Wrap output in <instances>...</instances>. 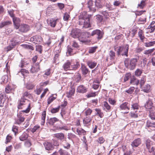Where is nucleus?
<instances>
[{"label":"nucleus","instance_id":"1","mask_svg":"<svg viewBox=\"0 0 155 155\" xmlns=\"http://www.w3.org/2000/svg\"><path fill=\"white\" fill-rule=\"evenodd\" d=\"M92 15L86 12L81 14L79 16V24L83 28H87L90 27V20Z\"/></svg>","mask_w":155,"mask_h":155},{"label":"nucleus","instance_id":"2","mask_svg":"<svg viewBox=\"0 0 155 155\" xmlns=\"http://www.w3.org/2000/svg\"><path fill=\"white\" fill-rule=\"evenodd\" d=\"M137 58H134L130 60L128 58H126L124 61L125 67L130 70L134 69L136 65Z\"/></svg>","mask_w":155,"mask_h":155},{"label":"nucleus","instance_id":"3","mask_svg":"<svg viewBox=\"0 0 155 155\" xmlns=\"http://www.w3.org/2000/svg\"><path fill=\"white\" fill-rule=\"evenodd\" d=\"M129 45L127 44L126 45L125 47L120 46L117 51L118 55H121L123 56H128V52L129 49Z\"/></svg>","mask_w":155,"mask_h":155},{"label":"nucleus","instance_id":"4","mask_svg":"<svg viewBox=\"0 0 155 155\" xmlns=\"http://www.w3.org/2000/svg\"><path fill=\"white\" fill-rule=\"evenodd\" d=\"M90 33L88 32H83L81 33L78 38L80 41L82 42H87L88 38L90 37Z\"/></svg>","mask_w":155,"mask_h":155},{"label":"nucleus","instance_id":"5","mask_svg":"<svg viewBox=\"0 0 155 155\" xmlns=\"http://www.w3.org/2000/svg\"><path fill=\"white\" fill-rule=\"evenodd\" d=\"M8 12L10 16L12 18L13 22H14L15 28H18L19 26V19L14 17V11L13 10L10 11H8Z\"/></svg>","mask_w":155,"mask_h":155},{"label":"nucleus","instance_id":"6","mask_svg":"<svg viewBox=\"0 0 155 155\" xmlns=\"http://www.w3.org/2000/svg\"><path fill=\"white\" fill-rule=\"evenodd\" d=\"M96 35L97 38L98 40L101 39L103 37V33L100 30L98 29H96L93 31L91 34H90V36H94Z\"/></svg>","mask_w":155,"mask_h":155},{"label":"nucleus","instance_id":"7","mask_svg":"<svg viewBox=\"0 0 155 155\" xmlns=\"http://www.w3.org/2000/svg\"><path fill=\"white\" fill-rule=\"evenodd\" d=\"M81 32V30L79 29L78 28L73 29L71 31L70 35L74 38H78Z\"/></svg>","mask_w":155,"mask_h":155},{"label":"nucleus","instance_id":"8","mask_svg":"<svg viewBox=\"0 0 155 155\" xmlns=\"http://www.w3.org/2000/svg\"><path fill=\"white\" fill-rule=\"evenodd\" d=\"M16 29L19 28L20 31L23 32H26L30 29L29 26L27 25L21 24L20 25V21L19 19V26L18 28H15Z\"/></svg>","mask_w":155,"mask_h":155},{"label":"nucleus","instance_id":"9","mask_svg":"<svg viewBox=\"0 0 155 155\" xmlns=\"http://www.w3.org/2000/svg\"><path fill=\"white\" fill-rule=\"evenodd\" d=\"M145 144L146 146L150 153H152L153 151L154 148L152 146V142L149 139H147L146 140Z\"/></svg>","mask_w":155,"mask_h":155},{"label":"nucleus","instance_id":"10","mask_svg":"<svg viewBox=\"0 0 155 155\" xmlns=\"http://www.w3.org/2000/svg\"><path fill=\"white\" fill-rule=\"evenodd\" d=\"M115 53L112 51H110L109 53L108 56L106 59L107 62H113L115 59Z\"/></svg>","mask_w":155,"mask_h":155},{"label":"nucleus","instance_id":"11","mask_svg":"<svg viewBox=\"0 0 155 155\" xmlns=\"http://www.w3.org/2000/svg\"><path fill=\"white\" fill-rule=\"evenodd\" d=\"M40 70L39 63H36L33 64L31 67L30 72L32 73H36Z\"/></svg>","mask_w":155,"mask_h":155},{"label":"nucleus","instance_id":"12","mask_svg":"<svg viewBox=\"0 0 155 155\" xmlns=\"http://www.w3.org/2000/svg\"><path fill=\"white\" fill-rule=\"evenodd\" d=\"M30 41L34 43L37 44L42 41V38L40 36L35 35L30 38Z\"/></svg>","mask_w":155,"mask_h":155},{"label":"nucleus","instance_id":"13","mask_svg":"<svg viewBox=\"0 0 155 155\" xmlns=\"http://www.w3.org/2000/svg\"><path fill=\"white\" fill-rule=\"evenodd\" d=\"M71 62L68 60L63 65L64 70L66 71L71 70Z\"/></svg>","mask_w":155,"mask_h":155},{"label":"nucleus","instance_id":"14","mask_svg":"<svg viewBox=\"0 0 155 155\" xmlns=\"http://www.w3.org/2000/svg\"><path fill=\"white\" fill-rule=\"evenodd\" d=\"M44 145L46 150H52L54 149L52 144L48 142H45L43 143Z\"/></svg>","mask_w":155,"mask_h":155},{"label":"nucleus","instance_id":"15","mask_svg":"<svg viewBox=\"0 0 155 155\" xmlns=\"http://www.w3.org/2000/svg\"><path fill=\"white\" fill-rule=\"evenodd\" d=\"M87 91V88L82 85L79 86L77 88V91L80 93H85Z\"/></svg>","mask_w":155,"mask_h":155},{"label":"nucleus","instance_id":"16","mask_svg":"<svg viewBox=\"0 0 155 155\" xmlns=\"http://www.w3.org/2000/svg\"><path fill=\"white\" fill-rule=\"evenodd\" d=\"M94 2L90 0L88 2V8H89L90 11H92L93 12H95L96 11V8H94Z\"/></svg>","mask_w":155,"mask_h":155},{"label":"nucleus","instance_id":"17","mask_svg":"<svg viewBox=\"0 0 155 155\" xmlns=\"http://www.w3.org/2000/svg\"><path fill=\"white\" fill-rule=\"evenodd\" d=\"M58 21V19L55 20L52 19L47 20V22L48 24L50 25L51 27H54L57 21Z\"/></svg>","mask_w":155,"mask_h":155},{"label":"nucleus","instance_id":"18","mask_svg":"<svg viewBox=\"0 0 155 155\" xmlns=\"http://www.w3.org/2000/svg\"><path fill=\"white\" fill-rule=\"evenodd\" d=\"M92 118L90 116H87L83 120L84 124V125L90 124L92 121Z\"/></svg>","mask_w":155,"mask_h":155},{"label":"nucleus","instance_id":"19","mask_svg":"<svg viewBox=\"0 0 155 155\" xmlns=\"http://www.w3.org/2000/svg\"><path fill=\"white\" fill-rule=\"evenodd\" d=\"M145 107L147 109L150 110L154 108V107L153 106V103L152 101L150 100L146 102L145 105Z\"/></svg>","mask_w":155,"mask_h":155},{"label":"nucleus","instance_id":"20","mask_svg":"<svg viewBox=\"0 0 155 155\" xmlns=\"http://www.w3.org/2000/svg\"><path fill=\"white\" fill-rule=\"evenodd\" d=\"M141 143L140 139L137 138L135 139L131 143V145L133 147H137Z\"/></svg>","mask_w":155,"mask_h":155},{"label":"nucleus","instance_id":"21","mask_svg":"<svg viewBox=\"0 0 155 155\" xmlns=\"http://www.w3.org/2000/svg\"><path fill=\"white\" fill-rule=\"evenodd\" d=\"M103 110L109 112L110 111L111 107L108 104L107 102L104 101V102Z\"/></svg>","mask_w":155,"mask_h":155},{"label":"nucleus","instance_id":"22","mask_svg":"<svg viewBox=\"0 0 155 155\" xmlns=\"http://www.w3.org/2000/svg\"><path fill=\"white\" fill-rule=\"evenodd\" d=\"M25 118L21 115H18L17 118L15 120L16 123L18 124H20L24 121Z\"/></svg>","mask_w":155,"mask_h":155},{"label":"nucleus","instance_id":"23","mask_svg":"<svg viewBox=\"0 0 155 155\" xmlns=\"http://www.w3.org/2000/svg\"><path fill=\"white\" fill-rule=\"evenodd\" d=\"M139 82V81L136 79L134 76L131 78L130 83L133 85H137Z\"/></svg>","mask_w":155,"mask_h":155},{"label":"nucleus","instance_id":"24","mask_svg":"<svg viewBox=\"0 0 155 155\" xmlns=\"http://www.w3.org/2000/svg\"><path fill=\"white\" fill-rule=\"evenodd\" d=\"M54 137L60 140H62L64 138V135L62 133H57L54 134Z\"/></svg>","mask_w":155,"mask_h":155},{"label":"nucleus","instance_id":"25","mask_svg":"<svg viewBox=\"0 0 155 155\" xmlns=\"http://www.w3.org/2000/svg\"><path fill=\"white\" fill-rule=\"evenodd\" d=\"M128 102H125L121 104L120 106V107L121 110L127 109L128 110H129L130 108L128 106Z\"/></svg>","mask_w":155,"mask_h":155},{"label":"nucleus","instance_id":"26","mask_svg":"<svg viewBox=\"0 0 155 155\" xmlns=\"http://www.w3.org/2000/svg\"><path fill=\"white\" fill-rule=\"evenodd\" d=\"M28 137V135L26 133H23L19 137L21 141H24L27 140Z\"/></svg>","mask_w":155,"mask_h":155},{"label":"nucleus","instance_id":"27","mask_svg":"<svg viewBox=\"0 0 155 155\" xmlns=\"http://www.w3.org/2000/svg\"><path fill=\"white\" fill-rule=\"evenodd\" d=\"M87 65L91 69L93 68L97 65V63L92 61H89L87 62Z\"/></svg>","mask_w":155,"mask_h":155},{"label":"nucleus","instance_id":"28","mask_svg":"<svg viewBox=\"0 0 155 155\" xmlns=\"http://www.w3.org/2000/svg\"><path fill=\"white\" fill-rule=\"evenodd\" d=\"M146 127H152L154 130L155 127V123L151 122L150 121L148 120L146 123Z\"/></svg>","mask_w":155,"mask_h":155},{"label":"nucleus","instance_id":"29","mask_svg":"<svg viewBox=\"0 0 155 155\" xmlns=\"http://www.w3.org/2000/svg\"><path fill=\"white\" fill-rule=\"evenodd\" d=\"M46 111H44L42 113V115H41V124L42 125H44V124H45V117H46Z\"/></svg>","mask_w":155,"mask_h":155},{"label":"nucleus","instance_id":"30","mask_svg":"<svg viewBox=\"0 0 155 155\" xmlns=\"http://www.w3.org/2000/svg\"><path fill=\"white\" fill-rule=\"evenodd\" d=\"M11 24V22L9 21H6L0 23V28H2L4 26L9 25Z\"/></svg>","mask_w":155,"mask_h":155},{"label":"nucleus","instance_id":"31","mask_svg":"<svg viewBox=\"0 0 155 155\" xmlns=\"http://www.w3.org/2000/svg\"><path fill=\"white\" fill-rule=\"evenodd\" d=\"M75 89L74 88H71L68 92L67 93V96L68 97H71L73 96L75 92Z\"/></svg>","mask_w":155,"mask_h":155},{"label":"nucleus","instance_id":"32","mask_svg":"<svg viewBox=\"0 0 155 155\" xmlns=\"http://www.w3.org/2000/svg\"><path fill=\"white\" fill-rule=\"evenodd\" d=\"M146 0H142L140 3L138 4L137 5V8L140 9H143L146 5Z\"/></svg>","mask_w":155,"mask_h":155},{"label":"nucleus","instance_id":"33","mask_svg":"<svg viewBox=\"0 0 155 155\" xmlns=\"http://www.w3.org/2000/svg\"><path fill=\"white\" fill-rule=\"evenodd\" d=\"M80 66L79 63L77 62L74 63L73 64L71 63V70H75Z\"/></svg>","mask_w":155,"mask_h":155},{"label":"nucleus","instance_id":"34","mask_svg":"<svg viewBox=\"0 0 155 155\" xmlns=\"http://www.w3.org/2000/svg\"><path fill=\"white\" fill-rule=\"evenodd\" d=\"M74 78L75 81L77 83L79 82L81 80V75L78 73H77L75 75Z\"/></svg>","mask_w":155,"mask_h":155},{"label":"nucleus","instance_id":"35","mask_svg":"<svg viewBox=\"0 0 155 155\" xmlns=\"http://www.w3.org/2000/svg\"><path fill=\"white\" fill-rule=\"evenodd\" d=\"M95 110L96 112V113L95 114V115H98L100 118H101L103 117L104 114L101 111L100 109H95Z\"/></svg>","mask_w":155,"mask_h":155},{"label":"nucleus","instance_id":"36","mask_svg":"<svg viewBox=\"0 0 155 155\" xmlns=\"http://www.w3.org/2000/svg\"><path fill=\"white\" fill-rule=\"evenodd\" d=\"M21 46L23 48H25V49H30V50H34V48L31 45H30L29 44H23V45H21Z\"/></svg>","mask_w":155,"mask_h":155},{"label":"nucleus","instance_id":"37","mask_svg":"<svg viewBox=\"0 0 155 155\" xmlns=\"http://www.w3.org/2000/svg\"><path fill=\"white\" fill-rule=\"evenodd\" d=\"M59 121V120L55 117L51 118L49 120V124L53 125L54 123Z\"/></svg>","mask_w":155,"mask_h":155},{"label":"nucleus","instance_id":"38","mask_svg":"<svg viewBox=\"0 0 155 155\" xmlns=\"http://www.w3.org/2000/svg\"><path fill=\"white\" fill-rule=\"evenodd\" d=\"M20 73L23 76H25L27 75L28 74V72L27 70L24 69H22L18 72L19 73Z\"/></svg>","mask_w":155,"mask_h":155},{"label":"nucleus","instance_id":"39","mask_svg":"<svg viewBox=\"0 0 155 155\" xmlns=\"http://www.w3.org/2000/svg\"><path fill=\"white\" fill-rule=\"evenodd\" d=\"M155 45V41H150L149 42H146L144 43V45L146 47H150L153 46Z\"/></svg>","mask_w":155,"mask_h":155},{"label":"nucleus","instance_id":"40","mask_svg":"<svg viewBox=\"0 0 155 155\" xmlns=\"http://www.w3.org/2000/svg\"><path fill=\"white\" fill-rule=\"evenodd\" d=\"M5 100L4 98V96L2 94H0V106H3V104L5 102Z\"/></svg>","mask_w":155,"mask_h":155},{"label":"nucleus","instance_id":"41","mask_svg":"<svg viewBox=\"0 0 155 155\" xmlns=\"http://www.w3.org/2000/svg\"><path fill=\"white\" fill-rule=\"evenodd\" d=\"M138 35L141 40H143L144 38V37L143 32L142 30H140L138 33Z\"/></svg>","mask_w":155,"mask_h":155},{"label":"nucleus","instance_id":"42","mask_svg":"<svg viewBox=\"0 0 155 155\" xmlns=\"http://www.w3.org/2000/svg\"><path fill=\"white\" fill-rule=\"evenodd\" d=\"M98 92H91L90 93L87 94L86 96L87 98H89L91 97H94L97 95Z\"/></svg>","mask_w":155,"mask_h":155},{"label":"nucleus","instance_id":"43","mask_svg":"<svg viewBox=\"0 0 155 155\" xmlns=\"http://www.w3.org/2000/svg\"><path fill=\"white\" fill-rule=\"evenodd\" d=\"M81 68L83 74L85 75L86 74L88 71V69L84 66H82Z\"/></svg>","mask_w":155,"mask_h":155},{"label":"nucleus","instance_id":"44","mask_svg":"<svg viewBox=\"0 0 155 155\" xmlns=\"http://www.w3.org/2000/svg\"><path fill=\"white\" fill-rule=\"evenodd\" d=\"M59 153L60 155H70L68 152L60 149L59 150Z\"/></svg>","mask_w":155,"mask_h":155},{"label":"nucleus","instance_id":"45","mask_svg":"<svg viewBox=\"0 0 155 155\" xmlns=\"http://www.w3.org/2000/svg\"><path fill=\"white\" fill-rule=\"evenodd\" d=\"M155 50V48H153L151 49H150L148 50H145L144 52V54L148 55L150 54Z\"/></svg>","mask_w":155,"mask_h":155},{"label":"nucleus","instance_id":"46","mask_svg":"<svg viewBox=\"0 0 155 155\" xmlns=\"http://www.w3.org/2000/svg\"><path fill=\"white\" fill-rule=\"evenodd\" d=\"M137 32V30L135 29H132L131 30V31H130V32L129 34H128V36H129L130 35L131 36L133 37L135 35V34Z\"/></svg>","mask_w":155,"mask_h":155},{"label":"nucleus","instance_id":"47","mask_svg":"<svg viewBox=\"0 0 155 155\" xmlns=\"http://www.w3.org/2000/svg\"><path fill=\"white\" fill-rule=\"evenodd\" d=\"M149 116L152 120H155V112L153 110H150Z\"/></svg>","mask_w":155,"mask_h":155},{"label":"nucleus","instance_id":"48","mask_svg":"<svg viewBox=\"0 0 155 155\" xmlns=\"http://www.w3.org/2000/svg\"><path fill=\"white\" fill-rule=\"evenodd\" d=\"M101 13L106 19L108 18L110 16L109 13L106 11H102L101 12Z\"/></svg>","mask_w":155,"mask_h":155},{"label":"nucleus","instance_id":"49","mask_svg":"<svg viewBox=\"0 0 155 155\" xmlns=\"http://www.w3.org/2000/svg\"><path fill=\"white\" fill-rule=\"evenodd\" d=\"M77 132L79 135L84 134L86 131L82 129H77Z\"/></svg>","mask_w":155,"mask_h":155},{"label":"nucleus","instance_id":"50","mask_svg":"<svg viewBox=\"0 0 155 155\" xmlns=\"http://www.w3.org/2000/svg\"><path fill=\"white\" fill-rule=\"evenodd\" d=\"M95 6V7L98 8H101L102 5L100 4V1L99 0H97L94 2Z\"/></svg>","mask_w":155,"mask_h":155},{"label":"nucleus","instance_id":"51","mask_svg":"<svg viewBox=\"0 0 155 155\" xmlns=\"http://www.w3.org/2000/svg\"><path fill=\"white\" fill-rule=\"evenodd\" d=\"M135 88L134 87H131L125 91V92L129 94L132 93L134 91Z\"/></svg>","mask_w":155,"mask_h":155},{"label":"nucleus","instance_id":"52","mask_svg":"<svg viewBox=\"0 0 155 155\" xmlns=\"http://www.w3.org/2000/svg\"><path fill=\"white\" fill-rule=\"evenodd\" d=\"M60 106H58L56 108H53L51 110L52 113L54 114L56 113L59 111V110Z\"/></svg>","mask_w":155,"mask_h":155},{"label":"nucleus","instance_id":"53","mask_svg":"<svg viewBox=\"0 0 155 155\" xmlns=\"http://www.w3.org/2000/svg\"><path fill=\"white\" fill-rule=\"evenodd\" d=\"M92 112V110L90 108L88 109L85 111V116H90Z\"/></svg>","mask_w":155,"mask_h":155},{"label":"nucleus","instance_id":"54","mask_svg":"<svg viewBox=\"0 0 155 155\" xmlns=\"http://www.w3.org/2000/svg\"><path fill=\"white\" fill-rule=\"evenodd\" d=\"M150 86L149 84H147L145 87H144L143 90V91L146 92H148L150 89Z\"/></svg>","mask_w":155,"mask_h":155},{"label":"nucleus","instance_id":"55","mask_svg":"<svg viewBox=\"0 0 155 155\" xmlns=\"http://www.w3.org/2000/svg\"><path fill=\"white\" fill-rule=\"evenodd\" d=\"M96 19L98 22H101L103 19L102 16L100 15H96Z\"/></svg>","mask_w":155,"mask_h":155},{"label":"nucleus","instance_id":"56","mask_svg":"<svg viewBox=\"0 0 155 155\" xmlns=\"http://www.w3.org/2000/svg\"><path fill=\"white\" fill-rule=\"evenodd\" d=\"M24 145L26 147H29L31 145V143L30 141L28 140L25 142Z\"/></svg>","mask_w":155,"mask_h":155},{"label":"nucleus","instance_id":"57","mask_svg":"<svg viewBox=\"0 0 155 155\" xmlns=\"http://www.w3.org/2000/svg\"><path fill=\"white\" fill-rule=\"evenodd\" d=\"M57 129L58 130H68L67 127L65 126H63L61 127H57Z\"/></svg>","mask_w":155,"mask_h":155},{"label":"nucleus","instance_id":"58","mask_svg":"<svg viewBox=\"0 0 155 155\" xmlns=\"http://www.w3.org/2000/svg\"><path fill=\"white\" fill-rule=\"evenodd\" d=\"M64 148L68 149L71 147V145L68 142H65L63 145Z\"/></svg>","mask_w":155,"mask_h":155},{"label":"nucleus","instance_id":"59","mask_svg":"<svg viewBox=\"0 0 155 155\" xmlns=\"http://www.w3.org/2000/svg\"><path fill=\"white\" fill-rule=\"evenodd\" d=\"M40 126L38 125H36L31 130V131L32 133H34L36 131V130L40 128Z\"/></svg>","mask_w":155,"mask_h":155},{"label":"nucleus","instance_id":"60","mask_svg":"<svg viewBox=\"0 0 155 155\" xmlns=\"http://www.w3.org/2000/svg\"><path fill=\"white\" fill-rule=\"evenodd\" d=\"M55 99V98L53 97H50L48 100V104H49L51 103Z\"/></svg>","mask_w":155,"mask_h":155},{"label":"nucleus","instance_id":"61","mask_svg":"<svg viewBox=\"0 0 155 155\" xmlns=\"http://www.w3.org/2000/svg\"><path fill=\"white\" fill-rule=\"evenodd\" d=\"M17 42L16 40L14 39H12L11 40V45L13 46L14 47L17 44Z\"/></svg>","mask_w":155,"mask_h":155},{"label":"nucleus","instance_id":"62","mask_svg":"<svg viewBox=\"0 0 155 155\" xmlns=\"http://www.w3.org/2000/svg\"><path fill=\"white\" fill-rule=\"evenodd\" d=\"M12 130L14 133L15 135H16V134L18 133V127L14 125L13 126Z\"/></svg>","mask_w":155,"mask_h":155},{"label":"nucleus","instance_id":"63","mask_svg":"<svg viewBox=\"0 0 155 155\" xmlns=\"http://www.w3.org/2000/svg\"><path fill=\"white\" fill-rule=\"evenodd\" d=\"M130 115L132 118H135L138 117V115L137 114L132 112L130 113Z\"/></svg>","mask_w":155,"mask_h":155},{"label":"nucleus","instance_id":"64","mask_svg":"<svg viewBox=\"0 0 155 155\" xmlns=\"http://www.w3.org/2000/svg\"><path fill=\"white\" fill-rule=\"evenodd\" d=\"M141 71L138 69H137L135 71V74L136 76H140L141 74Z\"/></svg>","mask_w":155,"mask_h":155}]
</instances>
